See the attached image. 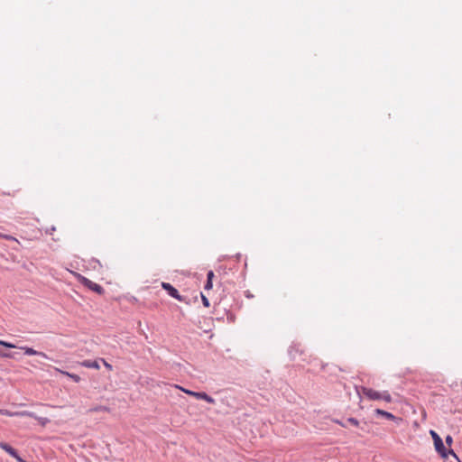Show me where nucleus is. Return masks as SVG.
Instances as JSON below:
<instances>
[{
  "mask_svg": "<svg viewBox=\"0 0 462 462\" xmlns=\"http://www.w3.org/2000/svg\"><path fill=\"white\" fill-rule=\"evenodd\" d=\"M3 238L7 239V240H14V238L13 236H8V235H4V234H3Z\"/></svg>",
  "mask_w": 462,
  "mask_h": 462,
  "instance_id": "412c9836",
  "label": "nucleus"
},
{
  "mask_svg": "<svg viewBox=\"0 0 462 462\" xmlns=\"http://www.w3.org/2000/svg\"><path fill=\"white\" fill-rule=\"evenodd\" d=\"M38 420L42 425H45L48 422L47 419H38Z\"/></svg>",
  "mask_w": 462,
  "mask_h": 462,
  "instance_id": "aec40b11",
  "label": "nucleus"
},
{
  "mask_svg": "<svg viewBox=\"0 0 462 462\" xmlns=\"http://www.w3.org/2000/svg\"><path fill=\"white\" fill-rule=\"evenodd\" d=\"M374 412L377 414V415H381L388 420H399L398 418H396L393 413L391 412H388V411H385L383 410H381V409H376L374 411Z\"/></svg>",
  "mask_w": 462,
  "mask_h": 462,
  "instance_id": "6e6552de",
  "label": "nucleus"
},
{
  "mask_svg": "<svg viewBox=\"0 0 462 462\" xmlns=\"http://www.w3.org/2000/svg\"><path fill=\"white\" fill-rule=\"evenodd\" d=\"M74 274L79 282H81L83 285H85L91 291H96L98 294L104 293V289L99 284L93 282L92 281L88 280V278L82 276L79 273H74Z\"/></svg>",
  "mask_w": 462,
  "mask_h": 462,
  "instance_id": "39448f33",
  "label": "nucleus"
},
{
  "mask_svg": "<svg viewBox=\"0 0 462 462\" xmlns=\"http://www.w3.org/2000/svg\"><path fill=\"white\" fill-rule=\"evenodd\" d=\"M201 298H202V301H203L204 306L208 307L209 306L208 300L204 295H202Z\"/></svg>",
  "mask_w": 462,
  "mask_h": 462,
  "instance_id": "f3484780",
  "label": "nucleus"
},
{
  "mask_svg": "<svg viewBox=\"0 0 462 462\" xmlns=\"http://www.w3.org/2000/svg\"><path fill=\"white\" fill-rule=\"evenodd\" d=\"M0 237H3V234L0 233Z\"/></svg>",
  "mask_w": 462,
  "mask_h": 462,
  "instance_id": "393cba45",
  "label": "nucleus"
},
{
  "mask_svg": "<svg viewBox=\"0 0 462 462\" xmlns=\"http://www.w3.org/2000/svg\"><path fill=\"white\" fill-rule=\"evenodd\" d=\"M212 288V282L207 281V283L205 285L206 290H210Z\"/></svg>",
  "mask_w": 462,
  "mask_h": 462,
  "instance_id": "6ab92c4d",
  "label": "nucleus"
},
{
  "mask_svg": "<svg viewBox=\"0 0 462 462\" xmlns=\"http://www.w3.org/2000/svg\"><path fill=\"white\" fill-rule=\"evenodd\" d=\"M0 414L7 415V416H14V415H16L17 413L10 412L7 410H0Z\"/></svg>",
  "mask_w": 462,
  "mask_h": 462,
  "instance_id": "ddd939ff",
  "label": "nucleus"
},
{
  "mask_svg": "<svg viewBox=\"0 0 462 462\" xmlns=\"http://www.w3.org/2000/svg\"><path fill=\"white\" fill-rule=\"evenodd\" d=\"M55 370H56L57 372H59V373H60V374H64V375H66V376H68V377L71 378L75 383H79V382H80V380H81V379H80V376H79V375H78V374H70V373H69V372H67V371H63V370H60V369H59V368H55Z\"/></svg>",
  "mask_w": 462,
  "mask_h": 462,
  "instance_id": "1a4fd4ad",
  "label": "nucleus"
},
{
  "mask_svg": "<svg viewBox=\"0 0 462 462\" xmlns=\"http://www.w3.org/2000/svg\"><path fill=\"white\" fill-rule=\"evenodd\" d=\"M162 288L168 291V293L173 297L174 299L180 300V301H182V297L180 295L179 291H177V289H175L172 285H171L170 283L168 282H162Z\"/></svg>",
  "mask_w": 462,
  "mask_h": 462,
  "instance_id": "423d86ee",
  "label": "nucleus"
},
{
  "mask_svg": "<svg viewBox=\"0 0 462 462\" xmlns=\"http://www.w3.org/2000/svg\"><path fill=\"white\" fill-rule=\"evenodd\" d=\"M207 277H208V281L212 282L213 277H214V273H213L212 271H209V272L208 273Z\"/></svg>",
  "mask_w": 462,
  "mask_h": 462,
  "instance_id": "a211bd4d",
  "label": "nucleus"
},
{
  "mask_svg": "<svg viewBox=\"0 0 462 462\" xmlns=\"http://www.w3.org/2000/svg\"><path fill=\"white\" fill-rule=\"evenodd\" d=\"M347 421L350 424H352L353 426H355V427H358L359 426V421L356 419H355V418H348Z\"/></svg>",
  "mask_w": 462,
  "mask_h": 462,
  "instance_id": "f8f14e48",
  "label": "nucleus"
},
{
  "mask_svg": "<svg viewBox=\"0 0 462 462\" xmlns=\"http://www.w3.org/2000/svg\"><path fill=\"white\" fill-rule=\"evenodd\" d=\"M3 346H6V347H14L15 346L13 344L0 340V347H2ZM2 355H3V351H2V348H0V356H2Z\"/></svg>",
  "mask_w": 462,
  "mask_h": 462,
  "instance_id": "9b49d317",
  "label": "nucleus"
},
{
  "mask_svg": "<svg viewBox=\"0 0 462 462\" xmlns=\"http://www.w3.org/2000/svg\"><path fill=\"white\" fill-rule=\"evenodd\" d=\"M30 353H31V356H32V355H41L40 353H38L37 351H35V350H33V349H32V348H31V350H30Z\"/></svg>",
  "mask_w": 462,
  "mask_h": 462,
  "instance_id": "4be33fe9",
  "label": "nucleus"
},
{
  "mask_svg": "<svg viewBox=\"0 0 462 462\" xmlns=\"http://www.w3.org/2000/svg\"><path fill=\"white\" fill-rule=\"evenodd\" d=\"M101 360H102V362H103V364H104L105 367H106L107 370L111 371V370L113 369V366H112L109 363H107L105 359H101Z\"/></svg>",
  "mask_w": 462,
  "mask_h": 462,
  "instance_id": "2eb2a0df",
  "label": "nucleus"
},
{
  "mask_svg": "<svg viewBox=\"0 0 462 462\" xmlns=\"http://www.w3.org/2000/svg\"><path fill=\"white\" fill-rule=\"evenodd\" d=\"M98 411L110 412V409L106 406L97 405V406L92 407L88 410V412H98Z\"/></svg>",
  "mask_w": 462,
  "mask_h": 462,
  "instance_id": "9d476101",
  "label": "nucleus"
},
{
  "mask_svg": "<svg viewBox=\"0 0 462 462\" xmlns=\"http://www.w3.org/2000/svg\"><path fill=\"white\" fill-rule=\"evenodd\" d=\"M449 455H451L457 462H461L457 455L454 452L453 449H448Z\"/></svg>",
  "mask_w": 462,
  "mask_h": 462,
  "instance_id": "4468645a",
  "label": "nucleus"
},
{
  "mask_svg": "<svg viewBox=\"0 0 462 462\" xmlns=\"http://www.w3.org/2000/svg\"><path fill=\"white\" fill-rule=\"evenodd\" d=\"M23 349H24L26 354H29V347L25 346V347H23Z\"/></svg>",
  "mask_w": 462,
  "mask_h": 462,
  "instance_id": "5701e85b",
  "label": "nucleus"
},
{
  "mask_svg": "<svg viewBox=\"0 0 462 462\" xmlns=\"http://www.w3.org/2000/svg\"><path fill=\"white\" fill-rule=\"evenodd\" d=\"M175 388L182 391L183 393H185L186 394L188 395H190L196 399H199V400H203L208 403H215V400L209 396L208 393H204V392H194V391H191V390H189V389H185L183 388L182 386H180V385H174Z\"/></svg>",
  "mask_w": 462,
  "mask_h": 462,
  "instance_id": "7ed1b4c3",
  "label": "nucleus"
},
{
  "mask_svg": "<svg viewBox=\"0 0 462 462\" xmlns=\"http://www.w3.org/2000/svg\"><path fill=\"white\" fill-rule=\"evenodd\" d=\"M175 388L182 391L183 393H185L186 394L188 395H190L196 399H199V400H203L208 403H215V400L209 396L208 393H204V392H194V391H191V390H189V389H185L183 388L182 386H180V385H174Z\"/></svg>",
  "mask_w": 462,
  "mask_h": 462,
  "instance_id": "f03ea898",
  "label": "nucleus"
},
{
  "mask_svg": "<svg viewBox=\"0 0 462 462\" xmlns=\"http://www.w3.org/2000/svg\"><path fill=\"white\" fill-rule=\"evenodd\" d=\"M80 365L87 368H93L98 370L100 368L99 364L97 361L94 360H85L80 363Z\"/></svg>",
  "mask_w": 462,
  "mask_h": 462,
  "instance_id": "0eeeda50",
  "label": "nucleus"
},
{
  "mask_svg": "<svg viewBox=\"0 0 462 462\" xmlns=\"http://www.w3.org/2000/svg\"><path fill=\"white\" fill-rule=\"evenodd\" d=\"M359 393H362L365 397L371 401H384L386 402H392V396L388 391L379 392L368 387H361Z\"/></svg>",
  "mask_w": 462,
  "mask_h": 462,
  "instance_id": "f257e3e1",
  "label": "nucleus"
},
{
  "mask_svg": "<svg viewBox=\"0 0 462 462\" xmlns=\"http://www.w3.org/2000/svg\"><path fill=\"white\" fill-rule=\"evenodd\" d=\"M446 440V443L448 445V446H451L452 443H453V439L450 435H448L445 439Z\"/></svg>",
  "mask_w": 462,
  "mask_h": 462,
  "instance_id": "dca6fc26",
  "label": "nucleus"
},
{
  "mask_svg": "<svg viewBox=\"0 0 462 462\" xmlns=\"http://www.w3.org/2000/svg\"><path fill=\"white\" fill-rule=\"evenodd\" d=\"M430 435L432 437V439H433V442H434V447H435V449L436 451L443 457V458H447L448 457V455L449 454L448 453V450L447 451L445 447H444V444H443V441L441 439V438L434 431V430H430Z\"/></svg>",
  "mask_w": 462,
  "mask_h": 462,
  "instance_id": "20e7f679",
  "label": "nucleus"
},
{
  "mask_svg": "<svg viewBox=\"0 0 462 462\" xmlns=\"http://www.w3.org/2000/svg\"><path fill=\"white\" fill-rule=\"evenodd\" d=\"M337 423H338L339 425H341V427H346V425H345V424H343V423H342V422H340V421H337Z\"/></svg>",
  "mask_w": 462,
  "mask_h": 462,
  "instance_id": "b1692460",
  "label": "nucleus"
}]
</instances>
